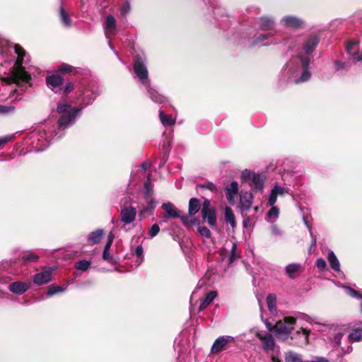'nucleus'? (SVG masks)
Masks as SVG:
<instances>
[{
	"instance_id": "obj_1",
	"label": "nucleus",
	"mask_w": 362,
	"mask_h": 362,
	"mask_svg": "<svg viewBox=\"0 0 362 362\" xmlns=\"http://www.w3.org/2000/svg\"><path fill=\"white\" fill-rule=\"evenodd\" d=\"M319 42L320 38L317 35H308L303 42L297 57L286 64L285 70L293 78L296 83H304L310 78L311 73L309 71L310 59L313 57Z\"/></svg>"
},
{
	"instance_id": "obj_2",
	"label": "nucleus",
	"mask_w": 362,
	"mask_h": 362,
	"mask_svg": "<svg viewBox=\"0 0 362 362\" xmlns=\"http://www.w3.org/2000/svg\"><path fill=\"white\" fill-rule=\"evenodd\" d=\"M93 86L91 84L82 85L77 93V101L79 107H72L70 105L59 103L57 110L61 115L59 118V129H66L71 127L76 121V117L86 106L92 104L95 100Z\"/></svg>"
},
{
	"instance_id": "obj_3",
	"label": "nucleus",
	"mask_w": 362,
	"mask_h": 362,
	"mask_svg": "<svg viewBox=\"0 0 362 362\" xmlns=\"http://www.w3.org/2000/svg\"><path fill=\"white\" fill-rule=\"evenodd\" d=\"M64 130H60L58 127V132H57L54 125L52 122H47L37 127L30 135L32 148L36 152L44 151L49 146L53 139L55 137L59 139L62 136Z\"/></svg>"
},
{
	"instance_id": "obj_4",
	"label": "nucleus",
	"mask_w": 362,
	"mask_h": 362,
	"mask_svg": "<svg viewBox=\"0 0 362 362\" xmlns=\"http://www.w3.org/2000/svg\"><path fill=\"white\" fill-rule=\"evenodd\" d=\"M13 49L15 50V53L18 56V58L11 75L8 77L4 78L3 81L6 83L19 84L22 82L28 83L31 86L30 74H29L23 66V64L26 63L27 62V59H25V58H28L26 53L23 47L19 45H15L13 46Z\"/></svg>"
},
{
	"instance_id": "obj_5",
	"label": "nucleus",
	"mask_w": 362,
	"mask_h": 362,
	"mask_svg": "<svg viewBox=\"0 0 362 362\" xmlns=\"http://www.w3.org/2000/svg\"><path fill=\"white\" fill-rule=\"evenodd\" d=\"M296 324V318L293 317L287 316L284 318V320L276 322L274 327V334L281 340L285 341L291 334L293 329V325Z\"/></svg>"
},
{
	"instance_id": "obj_6",
	"label": "nucleus",
	"mask_w": 362,
	"mask_h": 362,
	"mask_svg": "<svg viewBox=\"0 0 362 362\" xmlns=\"http://www.w3.org/2000/svg\"><path fill=\"white\" fill-rule=\"evenodd\" d=\"M241 179L257 191H262L264 187L265 176L263 174L245 170L241 173Z\"/></svg>"
},
{
	"instance_id": "obj_7",
	"label": "nucleus",
	"mask_w": 362,
	"mask_h": 362,
	"mask_svg": "<svg viewBox=\"0 0 362 362\" xmlns=\"http://www.w3.org/2000/svg\"><path fill=\"white\" fill-rule=\"evenodd\" d=\"M146 58L144 56L136 54L134 60V71L136 77L144 85H148L150 82L148 79V72L146 65Z\"/></svg>"
},
{
	"instance_id": "obj_8",
	"label": "nucleus",
	"mask_w": 362,
	"mask_h": 362,
	"mask_svg": "<svg viewBox=\"0 0 362 362\" xmlns=\"http://www.w3.org/2000/svg\"><path fill=\"white\" fill-rule=\"evenodd\" d=\"M280 23L286 28H291L294 30L301 29L305 26L304 20L294 15H286L283 16L280 19Z\"/></svg>"
},
{
	"instance_id": "obj_9",
	"label": "nucleus",
	"mask_w": 362,
	"mask_h": 362,
	"mask_svg": "<svg viewBox=\"0 0 362 362\" xmlns=\"http://www.w3.org/2000/svg\"><path fill=\"white\" fill-rule=\"evenodd\" d=\"M274 35L272 33H260L255 35L251 41L250 47H253L257 45L268 46L270 45H276L278 43V41L276 40H272L271 42H266L268 40L272 38Z\"/></svg>"
},
{
	"instance_id": "obj_10",
	"label": "nucleus",
	"mask_w": 362,
	"mask_h": 362,
	"mask_svg": "<svg viewBox=\"0 0 362 362\" xmlns=\"http://www.w3.org/2000/svg\"><path fill=\"white\" fill-rule=\"evenodd\" d=\"M257 337L260 340L262 347L266 352L273 351L275 346V340L272 334L269 332H258Z\"/></svg>"
},
{
	"instance_id": "obj_11",
	"label": "nucleus",
	"mask_w": 362,
	"mask_h": 362,
	"mask_svg": "<svg viewBox=\"0 0 362 362\" xmlns=\"http://www.w3.org/2000/svg\"><path fill=\"white\" fill-rule=\"evenodd\" d=\"M286 194H290V189L288 187H282L279 185L275 184L270 191V194L268 199V204H275L277 201V197L283 196Z\"/></svg>"
},
{
	"instance_id": "obj_12",
	"label": "nucleus",
	"mask_w": 362,
	"mask_h": 362,
	"mask_svg": "<svg viewBox=\"0 0 362 362\" xmlns=\"http://www.w3.org/2000/svg\"><path fill=\"white\" fill-rule=\"evenodd\" d=\"M234 338L231 336H221L218 337L214 342L211 352L213 354L219 353L223 350L228 343L233 342Z\"/></svg>"
},
{
	"instance_id": "obj_13",
	"label": "nucleus",
	"mask_w": 362,
	"mask_h": 362,
	"mask_svg": "<svg viewBox=\"0 0 362 362\" xmlns=\"http://www.w3.org/2000/svg\"><path fill=\"white\" fill-rule=\"evenodd\" d=\"M136 216V209L132 206H125L120 212V220L124 225L132 223Z\"/></svg>"
},
{
	"instance_id": "obj_14",
	"label": "nucleus",
	"mask_w": 362,
	"mask_h": 362,
	"mask_svg": "<svg viewBox=\"0 0 362 362\" xmlns=\"http://www.w3.org/2000/svg\"><path fill=\"white\" fill-rule=\"evenodd\" d=\"M52 272L50 268L45 269L41 272L37 273L33 276V282L37 285H43L51 281Z\"/></svg>"
},
{
	"instance_id": "obj_15",
	"label": "nucleus",
	"mask_w": 362,
	"mask_h": 362,
	"mask_svg": "<svg viewBox=\"0 0 362 362\" xmlns=\"http://www.w3.org/2000/svg\"><path fill=\"white\" fill-rule=\"evenodd\" d=\"M254 197L251 192L241 190L240 193V204L242 211H248L253 203Z\"/></svg>"
},
{
	"instance_id": "obj_16",
	"label": "nucleus",
	"mask_w": 362,
	"mask_h": 362,
	"mask_svg": "<svg viewBox=\"0 0 362 362\" xmlns=\"http://www.w3.org/2000/svg\"><path fill=\"white\" fill-rule=\"evenodd\" d=\"M257 25L261 30H272L276 27V20L274 17L263 16L259 18Z\"/></svg>"
},
{
	"instance_id": "obj_17",
	"label": "nucleus",
	"mask_w": 362,
	"mask_h": 362,
	"mask_svg": "<svg viewBox=\"0 0 362 362\" xmlns=\"http://www.w3.org/2000/svg\"><path fill=\"white\" fill-rule=\"evenodd\" d=\"M47 86L54 93H59L62 90L63 78L57 74L49 76L46 78Z\"/></svg>"
},
{
	"instance_id": "obj_18",
	"label": "nucleus",
	"mask_w": 362,
	"mask_h": 362,
	"mask_svg": "<svg viewBox=\"0 0 362 362\" xmlns=\"http://www.w3.org/2000/svg\"><path fill=\"white\" fill-rule=\"evenodd\" d=\"M30 287L31 284L29 282L17 281L8 285V290L15 294L21 295L30 289Z\"/></svg>"
},
{
	"instance_id": "obj_19",
	"label": "nucleus",
	"mask_w": 362,
	"mask_h": 362,
	"mask_svg": "<svg viewBox=\"0 0 362 362\" xmlns=\"http://www.w3.org/2000/svg\"><path fill=\"white\" fill-rule=\"evenodd\" d=\"M162 208L165 211V214L162 217L163 222L168 218H179L180 211L170 202L163 203Z\"/></svg>"
},
{
	"instance_id": "obj_20",
	"label": "nucleus",
	"mask_w": 362,
	"mask_h": 362,
	"mask_svg": "<svg viewBox=\"0 0 362 362\" xmlns=\"http://www.w3.org/2000/svg\"><path fill=\"white\" fill-rule=\"evenodd\" d=\"M104 30L107 38H109L110 35H115L116 34L117 25L116 19L112 15H107L106 17V22L104 25Z\"/></svg>"
},
{
	"instance_id": "obj_21",
	"label": "nucleus",
	"mask_w": 362,
	"mask_h": 362,
	"mask_svg": "<svg viewBox=\"0 0 362 362\" xmlns=\"http://www.w3.org/2000/svg\"><path fill=\"white\" fill-rule=\"evenodd\" d=\"M238 192V183L237 181L231 182L226 187V197L230 204H233L235 202V197Z\"/></svg>"
},
{
	"instance_id": "obj_22",
	"label": "nucleus",
	"mask_w": 362,
	"mask_h": 362,
	"mask_svg": "<svg viewBox=\"0 0 362 362\" xmlns=\"http://www.w3.org/2000/svg\"><path fill=\"white\" fill-rule=\"evenodd\" d=\"M149 98L156 103L162 104L166 101L164 95L160 94L156 89L151 87L150 83L145 85Z\"/></svg>"
},
{
	"instance_id": "obj_23",
	"label": "nucleus",
	"mask_w": 362,
	"mask_h": 362,
	"mask_svg": "<svg viewBox=\"0 0 362 362\" xmlns=\"http://www.w3.org/2000/svg\"><path fill=\"white\" fill-rule=\"evenodd\" d=\"M202 217L211 227L216 226V214L214 208L201 213Z\"/></svg>"
},
{
	"instance_id": "obj_24",
	"label": "nucleus",
	"mask_w": 362,
	"mask_h": 362,
	"mask_svg": "<svg viewBox=\"0 0 362 362\" xmlns=\"http://www.w3.org/2000/svg\"><path fill=\"white\" fill-rule=\"evenodd\" d=\"M104 235V230L101 228L92 231L87 237L88 245H93L100 243Z\"/></svg>"
},
{
	"instance_id": "obj_25",
	"label": "nucleus",
	"mask_w": 362,
	"mask_h": 362,
	"mask_svg": "<svg viewBox=\"0 0 362 362\" xmlns=\"http://www.w3.org/2000/svg\"><path fill=\"white\" fill-rule=\"evenodd\" d=\"M348 340L350 343L358 342L362 340V327L359 326L353 328L348 336Z\"/></svg>"
},
{
	"instance_id": "obj_26",
	"label": "nucleus",
	"mask_w": 362,
	"mask_h": 362,
	"mask_svg": "<svg viewBox=\"0 0 362 362\" xmlns=\"http://www.w3.org/2000/svg\"><path fill=\"white\" fill-rule=\"evenodd\" d=\"M224 219L227 223L230 225L232 228H235L236 227L234 213L229 206H226L224 209Z\"/></svg>"
},
{
	"instance_id": "obj_27",
	"label": "nucleus",
	"mask_w": 362,
	"mask_h": 362,
	"mask_svg": "<svg viewBox=\"0 0 362 362\" xmlns=\"http://www.w3.org/2000/svg\"><path fill=\"white\" fill-rule=\"evenodd\" d=\"M327 259L330 264V267L335 272H339L340 271V264L337 256L335 255L334 252L332 250H329L328 252Z\"/></svg>"
},
{
	"instance_id": "obj_28",
	"label": "nucleus",
	"mask_w": 362,
	"mask_h": 362,
	"mask_svg": "<svg viewBox=\"0 0 362 362\" xmlns=\"http://www.w3.org/2000/svg\"><path fill=\"white\" fill-rule=\"evenodd\" d=\"M301 265L298 263H292L287 265L285 268L286 273L290 279H294L296 274L300 270Z\"/></svg>"
},
{
	"instance_id": "obj_29",
	"label": "nucleus",
	"mask_w": 362,
	"mask_h": 362,
	"mask_svg": "<svg viewBox=\"0 0 362 362\" xmlns=\"http://www.w3.org/2000/svg\"><path fill=\"white\" fill-rule=\"evenodd\" d=\"M200 209V202L197 198H191L189 202L188 211L189 216L195 215Z\"/></svg>"
},
{
	"instance_id": "obj_30",
	"label": "nucleus",
	"mask_w": 362,
	"mask_h": 362,
	"mask_svg": "<svg viewBox=\"0 0 362 362\" xmlns=\"http://www.w3.org/2000/svg\"><path fill=\"white\" fill-rule=\"evenodd\" d=\"M159 118L165 127L171 126L175 122V119L171 115H166L163 110L159 111Z\"/></svg>"
},
{
	"instance_id": "obj_31",
	"label": "nucleus",
	"mask_w": 362,
	"mask_h": 362,
	"mask_svg": "<svg viewBox=\"0 0 362 362\" xmlns=\"http://www.w3.org/2000/svg\"><path fill=\"white\" fill-rule=\"evenodd\" d=\"M217 293L216 291L209 292L205 298L202 300L199 306V311L205 309L216 297Z\"/></svg>"
},
{
	"instance_id": "obj_32",
	"label": "nucleus",
	"mask_w": 362,
	"mask_h": 362,
	"mask_svg": "<svg viewBox=\"0 0 362 362\" xmlns=\"http://www.w3.org/2000/svg\"><path fill=\"white\" fill-rule=\"evenodd\" d=\"M59 18L62 23L65 27H71V19L70 18L68 13L65 11L63 6H61L59 9Z\"/></svg>"
},
{
	"instance_id": "obj_33",
	"label": "nucleus",
	"mask_w": 362,
	"mask_h": 362,
	"mask_svg": "<svg viewBox=\"0 0 362 362\" xmlns=\"http://www.w3.org/2000/svg\"><path fill=\"white\" fill-rule=\"evenodd\" d=\"M286 362H308V361H303L300 354L293 351L286 352L285 354Z\"/></svg>"
},
{
	"instance_id": "obj_34",
	"label": "nucleus",
	"mask_w": 362,
	"mask_h": 362,
	"mask_svg": "<svg viewBox=\"0 0 362 362\" xmlns=\"http://www.w3.org/2000/svg\"><path fill=\"white\" fill-rule=\"evenodd\" d=\"M12 48L7 40L0 37V54L3 56L7 55Z\"/></svg>"
},
{
	"instance_id": "obj_35",
	"label": "nucleus",
	"mask_w": 362,
	"mask_h": 362,
	"mask_svg": "<svg viewBox=\"0 0 362 362\" xmlns=\"http://www.w3.org/2000/svg\"><path fill=\"white\" fill-rule=\"evenodd\" d=\"M196 187L197 191L207 189L211 191V192H217L216 185L211 182H204L203 184H198Z\"/></svg>"
},
{
	"instance_id": "obj_36",
	"label": "nucleus",
	"mask_w": 362,
	"mask_h": 362,
	"mask_svg": "<svg viewBox=\"0 0 362 362\" xmlns=\"http://www.w3.org/2000/svg\"><path fill=\"white\" fill-rule=\"evenodd\" d=\"M276 295L274 293H270L267 298V304L268 309L271 313H274L276 311Z\"/></svg>"
},
{
	"instance_id": "obj_37",
	"label": "nucleus",
	"mask_w": 362,
	"mask_h": 362,
	"mask_svg": "<svg viewBox=\"0 0 362 362\" xmlns=\"http://www.w3.org/2000/svg\"><path fill=\"white\" fill-rule=\"evenodd\" d=\"M344 288L347 295L350 296L352 298L359 299L361 300V311L362 313V294L349 286H345Z\"/></svg>"
},
{
	"instance_id": "obj_38",
	"label": "nucleus",
	"mask_w": 362,
	"mask_h": 362,
	"mask_svg": "<svg viewBox=\"0 0 362 362\" xmlns=\"http://www.w3.org/2000/svg\"><path fill=\"white\" fill-rule=\"evenodd\" d=\"M153 185L151 184V175L148 174L147 176V180L144 183V193L146 197H148L152 194Z\"/></svg>"
},
{
	"instance_id": "obj_39",
	"label": "nucleus",
	"mask_w": 362,
	"mask_h": 362,
	"mask_svg": "<svg viewBox=\"0 0 362 362\" xmlns=\"http://www.w3.org/2000/svg\"><path fill=\"white\" fill-rule=\"evenodd\" d=\"M269 206H271V209L267 212V216L269 219H273L274 221H276L279 218V209L277 206H275V204Z\"/></svg>"
},
{
	"instance_id": "obj_40",
	"label": "nucleus",
	"mask_w": 362,
	"mask_h": 362,
	"mask_svg": "<svg viewBox=\"0 0 362 362\" xmlns=\"http://www.w3.org/2000/svg\"><path fill=\"white\" fill-rule=\"evenodd\" d=\"M90 260H80L75 264V268L82 272H86L90 266Z\"/></svg>"
},
{
	"instance_id": "obj_41",
	"label": "nucleus",
	"mask_w": 362,
	"mask_h": 362,
	"mask_svg": "<svg viewBox=\"0 0 362 362\" xmlns=\"http://www.w3.org/2000/svg\"><path fill=\"white\" fill-rule=\"evenodd\" d=\"M66 290L65 288H63L62 286H55V285H50L49 287H48V289H47V295L48 296H52L54 294H57L58 293H61V292H63Z\"/></svg>"
},
{
	"instance_id": "obj_42",
	"label": "nucleus",
	"mask_w": 362,
	"mask_h": 362,
	"mask_svg": "<svg viewBox=\"0 0 362 362\" xmlns=\"http://www.w3.org/2000/svg\"><path fill=\"white\" fill-rule=\"evenodd\" d=\"M237 245L235 243H233L232 247L230 251L229 257L228 259V264H232L235 259L238 258V255L236 252Z\"/></svg>"
},
{
	"instance_id": "obj_43",
	"label": "nucleus",
	"mask_w": 362,
	"mask_h": 362,
	"mask_svg": "<svg viewBox=\"0 0 362 362\" xmlns=\"http://www.w3.org/2000/svg\"><path fill=\"white\" fill-rule=\"evenodd\" d=\"M39 259V256L34 252H30L22 256V259L25 262H35Z\"/></svg>"
},
{
	"instance_id": "obj_44",
	"label": "nucleus",
	"mask_w": 362,
	"mask_h": 362,
	"mask_svg": "<svg viewBox=\"0 0 362 362\" xmlns=\"http://www.w3.org/2000/svg\"><path fill=\"white\" fill-rule=\"evenodd\" d=\"M131 6L129 0H124L119 8L120 14L122 16H126L130 11Z\"/></svg>"
},
{
	"instance_id": "obj_45",
	"label": "nucleus",
	"mask_w": 362,
	"mask_h": 362,
	"mask_svg": "<svg viewBox=\"0 0 362 362\" xmlns=\"http://www.w3.org/2000/svg\"><path fill=\"white\" fill-rule=\"evenodd\" d=\"M111 245H112L111 240L107 241L104 247V250H103V259L108 261V262L112 261V257H111L110 252H109Z\"/></svg>"
},
{
	"instance_id": "obj_46",
	"label": "nucleus",
	"mask_w": 362,
	"mask_h": 362,
	"mask_svg": "<svg viewBox=\"0 0 362 362\" xmlns=\"http://www.w3.org/2000/svg\"><path fill=\"white\" fill-rule=\"evenodd\" d=\"M15 111V107L12 105H0V115L12 114Z\"/></svg>"
},
{
	"instance_id": "obj_47",
	"label": "nucleus",
	"mask_w": 362,
	"mask_h": 362,
	"mask_svg": "<svg viewBox=\"0 0 362 362\" xmlns=\"http://www.w3.org/2000/svg\"><path fill=\"white\" fill-rule=\"evenodd\" d=\"M349 57L350 59L354 64H356L357 62H362V52L355 50L353 53L349 54Z\"/></svg>"
},
{
	"instance_id": "obj_48",
	"label": "nucleus",
	"mask_w": 362,
	"mask_h": 362,
	"mask_svg": "<svg viewBox=\"0 0 362 362\" xmlns=\"http://www.w3.org/2000/svg\"><path fill=\"white\" fill-rule=\"evenodd\" d=\"M135 254L137 257L136 262H138V265H139L144 259V250L141 245H138L135 250Z\"/></svg>"
},
{
	"instance_id": "obj_49",
	"label": "nucleus",
	"mask_w": 362,
	"mask_h": 362,
	"mask_svg": "<svg viewBox=\"0 0 362 362\" xmlns=\"http://www.w3.org/2000/svg\"><path fill=\"white\" fill-rule=\"evenodd\" d=\"M198 232L202 237L206 238H210L211 236L210 230L206 226H199Z\"/></svg>"
},
{
	"instance_id": "obj_50",
	"label": "nucleus",
	"mask_w": 362,
	"mask_h": 362,
	"mask_svg": "<svg viewBox=\"0 0 362 362\" xmlns=\"http://www.w3.org/2000/svg\"><path fill=\"white\" fill-rule=\"evenodd\" d=\"M160 231V227L158 224H153L148 230V235L151 238H153L158 235Z\"/></svg>"
},
{
	"instance_id": "obj_51",
	"label": "nucleus",
	"mask_w": 362,
	"mask_h": 362,
	"mask_svg": "<svg viewBox=\"0 0 362 362\" xmlns=\"http://www.w3.org/2000/svg\"><path fill=\"white\" fill-rule=\"evenodd\" d=\"M358 43L357 42L350 41L347 43L346 46V51L347 54L349 55L353 53L352 50L355 49L358 46Z\"/></svg>"
},
{
	"instance_id": "obj_52",
	"label": "nucleus",
	"mask_w": 362,
	"mask_h": 362,
	"mask_svg": "<svg viewBox=\"0 0 362 362\" xmlns=\"http://www.w3.org/2000/svg\"><path fill=\"white\" fill-rule=\"evenodd\" d=\"M315 264H316L317 267L319 269V270H320V271L325 270L327 267V263H326L325 260L322 258L317 259Z\"/></svg>"
},
{
	"instance_id": "obj_53",
	"label": "nucleus",
	"mask_w": 362,
	"mask_h": 362,
	"mask_svg": "<svg viewBox=\"0 0 362 362\" xmlns=\"http://www.w3.org/2000/svg\"><path fill=\"white\" fill-rule=\"evenodd\" d=\"M58 69L62 73H67V72L72 71L74 69V67L69 64H63L59 66Z\"/></svg>"
},
{
	"instance_id": "obj_54",
	"label": "nucleus",
	"mask_w": 362,
	"mask_h": 362,
	"mask_svg": "<svg viewBox=\"0 0 362 362\" xmlns=\"http://www.w3.org/2000/svg\"><path fill=\"white\" fill-rule=\"evenodd\" d=\"M301 332L303 333V335L305 337V341H308L310 330L303 328V327H301L299 330L296 331V333L293 334V336L296 334H299Z\"/></svg>"
},
{
	"instance_id": "obj_55",
	"label": "nucleus",
	"mask_w": 362,
	"mask_h": 362,
	"mask_svg": "<svg viewBox=\"0 0 362 362\" xmlns=\"http://www.w3.org/2000/svg\"><path fill=\"white\" fill-rule=\"evenodd\" d=\"M214 207L211 206V202L209 199H205L202 204V209H201V213L206 211V210H209L213 209Z\"/></svg>"
},
{
	"instance_id": "obj_56",
	"label": "nucleus",
	"mask_w": 362,
	"mask_h": 362,
	"mask_svg": "<svg viewBox=\"0 0 362 362\" xmlns=\"http://www.w3.org/2000/svg\"><path fill=\"white\" fill-rule=\"evenodd\" d=\"M342 337H343L342 333H337L334 336L333 342H334L335 346L340 345Z\"/></svg>"
},
{
	"instance_id": "obj_57",
	"label": "nucleus",
	"mask_w": 362,
	"mask_h": 362,
	"mask_svg": "<svg viewBox=\"0 0 362 362\" xmlns=\"http://www.w3.org/2000/svg\"><path fill=\"white\" fill-rule=\"evenodd\" d=\"M271 230L272 234L275 236H281L282 235L281 230L275 224L272 225Z\"/></svg>"
},
{
	"instance_id": "obj_58",
	"label": "nucleus",
	"mask_w": 362,
	"mask_h": 362,
	"mask_svg": "<svg viewBox=\"0 0 362 362\" xmlns=\"http://www.w3.org/2000/svg\"><path fill=\"white\" fill-rule=\"evenodd\" d=\"M308 362H330L327 358L322 356H315L312 360L308 361Z\"/></svg>"
},
{
	"instance_id": "obj_59",
	"label": "nucleus",
	"mask_w": 362,
	"mask_h": 362,
	"mask_svg": "<svg viewBox=\"0 0 362 362\" xmlns=\"http://www.w3.org/2000/svg\"><path fill=\"white\" fill-rule=\"evenodd\" d=\"M296 318V320L298 319H301V320H305L306 322H311L310 317L308 316V315L304 314V313L298 314V315Z\"/></svg>"
},
{
	"instance_id": "obj_60",
	"label": "nucleus",
	"mask_w": 362,
	"mask_h": 362,
	"mask_svg": "<svg viewBox=\"0 0 362 362\" xmlns=\"http://www.w3.org/2000/svg\"><path fill=\"white\" fill-rule=\"evenodd\" d=\"M11 139V137L10 136L0 137V148H1L4 144L9 141Z\"/></svg>"
},
{
	"instance_id": "obj_61",
	"label": "nucleus",
	"mask_w": 362,
	"mask_h": 362,
	"mask_svg": "<svg viewBox=\"0 0 362 362\" xmlns=\"http://www.w3.org/2000/svg\"><path fill=\"white\" fill-rule=\"evenodd\" d=\"M344 67H345L344 63L340 62L339 61L334 62V68L337 71L343 69H344Z\"/></svg>"
},
{
	"instance_id": "obj_62",
	"label": "nucleus",
	"mask_w": 362,
	"mask_h": 362,
	"mask_svg": "<svg viewBox=\"0 0 362 362\" xmlns=\"http://www.w3.org/2000/svg\"><path fill=\"white\" fill-rule=\"evenodd\" d=\"M73 89H74V85H73V83H68L66 85V86H65V88H64V93H68L71 92Z\"/></svg>"
},
{
	"instance_id": "obj_63",
	"label": "nucleus",
	"mask_w": 362,
	"mask_h": 362,
	"mask_svg": "<svg viewBox=\"0 0 362 362\" xmlns=\"http://www.w3.org/2000/svg\"><path fill=\"white\" fill-rule=\"evenodd\" d=\"M151 167V163L148 162H144L141 165V168L144 172H146Z\"/></svg>"
},
{
	"instance_id": "obj_64",
	"label": "nucleus",
	"mask_w": 362,
	"mask_h": 362,
	"mask_svg": "<svg viewBox=\"0 0 362 362\" xmlns=\"http://www.w3.org/2000/svg\"><path fill=\"white\" fill-rule=\"evenodd\" d=\"M154 207H155V202H154V203H151V204H149V206H148V207L145 208L144 209H143V210L141 211V214H145V213L148 212V210H152V209H154Z\"/></svg>"
}]
</instances>
